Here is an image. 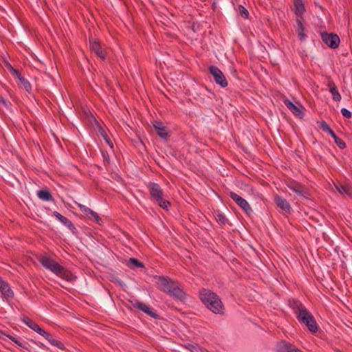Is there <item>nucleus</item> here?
Returning a JSON list of instances; mask_svg holds the SVG:
<instances>
[{
  "instance_id": "39",
  "label": "nucleus",
  "mask_w": 352,
  "mask_h": 352,
  "mask_svg": "<svg viewBox=\"0 0 352 352\" xmlns=\"http://www.w3.org/2000/svg\"><path fill=\"white\" fill-rule=\"evenodd\" d=\"M105 142L112 148L113 147V143L110 140V138L108 137L107 135H105V136L103 138Z\"/></svg>"
},
{
  "instance_id": "4",
  "label": "nucleus",
  "mask_w": 352,
  "mask_h": 352,
  "mask_svg": "<svg viewBox=\"0 0 352 352\" xmlns=\"http://www.w3.org/2000/svg\"><path fill=\"white\" fill-rule=\"evenodd\" d=\"M151 199L155 201L160 207L168 210L170 204L168 201L164 199V191L159 184L156 183H150L148 185Z\"/></svg>"
},
{
  "instance_id": "23",
  "label": "nucleus",
  "mask_w": 352,
  "mask_h": 352,
  "mask_svg": "<svg viewBox=\"0 0 352 352\" xmlns=\"http://www.w3.org/2000/svg\"><path fill=\"white\" fill-rule=\"evenodd\" d=\"M337 190L341 195H346L352 197V187L349 185L336 186Z\"/></svg>"
},
{
  "instance_id": "36",
  "label": "nucleus",
  "mask_w": 352,
  "mask_h": 352,
  "mask_svg": "<svg viewBox=\"0 0 352 352\" xmlns=\"http://www.w3.org/2000/svg\"><path fill=\"white\" fill-rule=\"evenodd\" d=\"M15 344H16L18 346H19L25 349H28V346H27L28 343L26 342H22L19 340L16 342Z\"/></svg>"
},
{
  "instance_id": "5",
  "label": "nucleus",
  "mask_w": 352,
  "mask_h": 352,
  "mask_svg": "<svg viewBox=\"0 0 352 352\" xmlns=\"http://www.w3.org/2000/svg\"><path fill=\"white\" fill-rule=\"evenodd\" d=\"M210 74L213 76L217 84L222 87L228 86V81L223 72L216 66L211 65L208 67Z\"/></svg>"
},
{
  "instance_id": "24",
  "label": "nucleus",
  "mask_w": 352,
  "mask_h": 352,
  "mask_svg": "<svg viewBox=\"0 0 352 352\" xmlns=\"http://www.w3.org/2000/svg\"><path fill=\"white\" fill-rule=\"evenodd\" d=\"M38 197L43 201H52L53 197L47 190H40L37 191Z\"/></svg>"
},
{
  "instance_id": "26",
  "label": "nucleus",
  "mask_w": 352,
  "mask_h": 352,
  "mask_svg": "<svg viewBox=\"0 0 352 352\" xmlns=\"http://www.w3.org/2000/svg\"><path fill=\"white\" fill-rule=\"evenodd\" d=\"M214 217L215 219L222 225H225L228 221V219L226 217V216L219 211L215 212Z\"/></svg>"
},
{
  "instance_id": "16",
  "label": "nucleus",
  "mask_w": 352,
  "mask_h": 352,
  "mask_svg": "<svg viewBox=\"0 0 352 352\" xmlns=\"http://www.w3.org/2000/svg\"><path fill=\"white\" fill-rule=\"evenodd\" d=\"M0 292L3 297L6 298H11L13 297L14 294L10 289L9 285L0 278Z\"/></svg>"
},
{
  "instance_id": "44",
  "label": "nucleus",
  "mask_w": 352,
  "mask_h": 352,
  "mask_svg": "<svg viewBox=\"0 0 352 352\" xmlns=\"http://www.w3.org/2000/svg\"><path fill=\"white\" fill-rule=\"evenodd\" d=\"M8 338H9V339H10V340H12V342H14V343H16V342L17 340H19L18 339H16V338H14V337H13V336H10Z\"/></svg>"
},
{
  "instance_id": "37",
  "label": "nucleus",
  "mask_w": 352,
  "mask_h": 352,
  "mask_svg": "<svg viewBox=\"0 0 352 352\" xmlns=\"http://www.w3.org/2000/svg\"><path fill=\"white\" fill-rule=\"evenodd\" d=\"M33 331H36V333H38L39 335L42 336L44 335L45 331L43 330L42 328H41L38 324L35 327V329H34Z\"/></svg>"
},
{
  "instance_id": "32",
  "label": "nucleus",
  "mask_w": 352,
  "mask_h": 352,
  "mask_svg": "<svg viewBox=\"0 0 352 352\" xmlns=\"http://www.w3.org/2000/svg\"><path fill=\"white\" fill-rule=\"evenodd\" d=\"M239 12L241 14V16L242 17H243L244 19H247L248 17L249 12L248 11V10L245 8H244L243 6H239Z\"/></svg>"
},
{
  "instance_id": "22",
  "label": "nucleus",
  "mask_w": 352,
  "mask_h": 352,
  "mask_svg": "<svg viewBox=\"0 0 352 352\" xmlns=\"http://www.w3.org/2000/svg\"><path fill=\"white\" fill-rule=\"evenodd\" d=\"M294 12L297 17L300 18L305 11L304 3L302 0H294Z\"/></svg>"
},
{
  "instance_id": "12",
  "label": "nucleus",
  "mask_w": 352,
  "mask_h": 352,
  "mask_svg": "<svg viewBox=\"0 0 352 352\" xmlns=\"http://www.w3.org/2000/svg\"><path fill=\"white\" fill-rule=\"evenodd\" d=\"M89 47L91 51L95 53L98 57L102 60L105 59L107 56L106 52L101 48L100 43L98 41H90Z\"/></svg>"
},
{
  "instance_id": "11",
  "label": "nucleus",
  "mask_w": 352,
  "mask_h": 352,
  "mask_svg": "<svg viewBox=\"0 0 352 352\" xmlns=\"http://www.w3.org/2000/svg\"><path fill=\"white\" fill-rule=\"evenodd\" d=\"M153 126L157 135L162 139H166L168 137V133L166 126L161 121H154Z\"/></svg>"
},
{
  "instance_id": "43",
  "label": "nucleus",
  "mask_w": 352,
  "mask_h": 352,
  "mask_svg": "<svg viewBox=\"0 0 352 352\" xmlns=\"http://www.w3.org/2000/svg\"><path fill=\"white\" fill-rule=\"evenodd\" d=\"M99 132L102 138H104L105 135H107L105 131L101 126H99Z\"/></svg>"
},
{
  "instance_id": "8",
  "label": "nucleus",
  "mask_w": 352,
  "mask_h": 352,
  "mask_svg": "<svg viewBox=\"0 0 352 352\" xmlns=\"http://www.w3.org/2000/svg\"><path fill=\"white\" fill-rule=\"evenodd\" d=\"M76 205L80 210V211L85 214L86 217H87L89 219H93L96 223L100 225L102 222L101 218L99 217V215L93 211L89 208L76 202Z\"/></svg>"
},
{
  "instance_id": "19",
  "label": "nucleus",
  "mask_w": 352,
  "mask_h": 352,
  "mask_svg": "<svg viewBox=\"0 0 352 352\" xmlns=\"http://www.w3.org/2000/svg\"><path fill=\"white\" fill-rule=\"evenodd\" d=\"M327 86L329 87V91L332 95L333 100L336 102L340 101L342 97L340 93L338 92L336 84L332 80H329Z\"/></svg>"
},
{
  "instance_id": "40",
  "label": "nucleus",
  "mask_w": 352,
  "mask_h": 352,
  "mask_svg": "<svg viewBox=\"0 0 352 352\" xmlns=\"http://www.w3.org/2000/svg\"><path fill=\"white\" fill-rule=\"evenodd\" d=\"M105 142L112 148L113 147V143L110 140V138L108 137L107 135H105V136L103 138Z\"/></svg>"
},
{
  "instance_id": "3",
  "label": "nucleus",
  "mask_w": 352,
  "mask_h": 352,
  "mask_svg": "<svg viewBox=\"0 0 352 352\" xmlns=\"http://www.w3.org/2000/svg\"><path fill=\"white\" fill-rule=\"evenodd\" d=\"M199 297L202 302L213 313L223 314L224 307L220 298L214 292L207 289L199 292Z\"/></svg>"
},
{
  "instance_id": "33",
  "label": "nucleus",
  "mask_w": 352,
  "mask_h": 352,
  "mask_svg": "<svg viewBox=\"0 0 352 352\" xmlns=\"http://www.w3.org/2000/svg\"><path fill=\"white\" fill-rule=\"evenodd\" d=\"M129 262L132 264H133L137 267H142L144 266L143 263L140 262L138 259L135 258H130Z\"/></svg>"
},
{
  "instance_id": "30",
  "label": "nucleus",
  "mask_w": 352,
  "mask_h": 352,
  "mask_svg": "<svg viewBox=\"0 0 352 352\" xmlns=\"http://www.w3.org/2000/svg\"><path fill=\"white\" fill-rule=\"evenodd\" d=\"M319 126L323 131L327 132L329 134L333 131L324 121L320 122Z\"/></svg>"
},
{
  "instance_id": "13",
  "label": "nucleus",
  "mask_w": 352,
  "mask_h": 352,
  "mask_svg": "<svg viewBox=\"0 0 352 352\" xmlns=\"http://www.w3.org/2000/svg\"><path fill=\"white\" fill-rule=\"evenodd\" d=\"M277 350L278 352H302L295 346L285 341H282L278 343Z\"/></svg>"
},
{
  "instance_id": "18",
  "label": "nucleus",
  "mask_w": 352,
  "mask_h": 352,
  "mask_svg": "<svg viewBox=\"0 0 352 352\" xmlns=\"http://www.w3.org/2000/svg\"><path fill=\"white\" fill-rule=\"evenodd\" d=\"M274 201L278 207L286 212H290V204L285 198L277 195L274 197Z\"/></svg>"
},
{
  "instance_id": "17",
  "label": "nucleus",
  "mask_w": 352,
  "mask_h": 352,
  "mask_svg": "<svg viewBox=\"0 0 352 352\" xmlns=\"http://www.w3.org/2000/svg\"><path fill=\"white\" fill-rule=\"evenodd\" d=\"M287 186L290 190H293L296 194L305 197L306 192L303 186L300 183L293 181L287 183Z\"/></svg>"
},
{
  "instance_id": "28",
  "label": "nucleus",
  "mask_w": 352,
  "mask_h": 352,
  "mask_svg": "<svg viewBox=\"0 0 352 352\" xmlns=\"http://www.w3.org/2000/svg\"><path fill=\"white\" fill-rule=\"evenodd\" d=\"M63 225H65L66 227H67L70 230H72L73 232L74 230H76V228L72 223L71 221H69L68 219L65 217L63 220L60 221Z\"/></svg>"
},
{
  "instance_id": "35",
  "label": "nucleus",
  "mask_w": 352,
  "mask_h": 352,
  "mask_svg": "<svg viewBox=\"0 0 352 352\" xmlns=\"http://www.w3.org/2000/svg\"><path fill=\"white\" fill-rule=\"evenodd\" d=\"M341 113H342V115L346 118H350L352 115L351 111L345 108H342L341 109Z\"/></svg>"
},
{
  "instance_id": "20",
  "label": "nucleus",
  "mask_w": 352,
  "mask_h": 352,
  "mask_svg": "<svg viewBox=\"0 0 352 352\" xmlns=\"http://www.w3.org/2000/svg\"><path fill=\"white\" fill-rule=\"evenodd\" d=\"M133 306L136 309H138L140 311H142L143 312H144L145 314H146L148 316H152L153 318L157 317V315L153 311V310L149 307H148L146 305H145L141 302H136L133 305Z\"/></svg>"
},
{
  "instance_id": "31",
  "label": "nucleus",
  "mask_w": 352,
  "mask_h": 352,
  "mask_svg": "<svg viewBox=\"0 0 352 352\" xmlns=\"http://www.w3.org/2000/svg\"><path fill=\"white\" fill-rule=\"evenodd\" d=\"M19 80L23 85V87L25 89V90L30 92L31 91V85L30 84V82L28 80H26L23 77H20Z\"/></svg>"
},
{
  "instance_id": "15",
  "label": "nucleus",
  "mask_w": 352,
  "mask_h": 352,
  "mask_svg": "<svg viewBox=\"0 0 352 352\" xmlns=\"http://www.w3.org/2000/svg\"><path fill=\"white\" fill-rule=\"evenodd\" d=\"M168 294L175 299L182 300L185 298V293L180 287L178 283H176L175 287L171 289Z\"/></svg>"
},
{
  "instance_id": "29",
  "label": "nucleus",
  "mask_w": 352,
  "mask_h": 352,
  "mask_svg": "<svg viewBox=\"0 0 352 352\" xmlns=\"http://www.w3.org/2000/svg\"><path fill=\"white\" fill-rule=\"evenodd\" d=\"M49 342L51 344H52L53 346H55L58 347L60 349H64V344L61 342H60L58 340L54 338L53 337L50 340Z\"/></svg>"
},
{
  "instance_id": "25",
  "label": "nucleus",
  "mask_w": 352,
  "mask_h": 352,
  "mask_svg": "<svg viewBox=\"0 0 352 352\" xmlns=\"http://www.w3.org/2000/svg\"><path fill=\"white\" fill-rule=\"evenodd\" d=\"M329 135L333 138L335 143L340 148L343 149L346 147L345 142L342 140H341L340 138H338L336 135L334 131L331 132V133Z\"/></svg>"
},
{
  "instance_id": "27",
  "label": "nucleus",
  "mask_w": 352,
  "mask_h": 352,
  "mask_svg": "<svg viewBox=\"0 0 352 352\" xmlns=\"http://www.w3.org/2000/svg\"><path fill=\"white\" fill-rule=\"evenodd\" d=\"M21 320L28 327H30L32 330L35 329V327L37 325V324L35 322H34L32 319H30L28 317H23Z\"/></svg>"
},
{
  "instance_id": "10",
  "label": "nucleus",
  "mask_w": 352,
  "mask_h": 352,
  "mask_svg": "<svg viewBox=\"0 0 352 352\" xmlns=\"http://www.w3.org/2000/svg\"><path fill=\"white\" fill-rule=\"evenodd\" d=\"M285 105L296 116L302 118L303 116V107L300 105L297 106L294 104L288 99L284 100Z\"/></svg>"
},
{
  "instance_id": "9",
  "label": "nucleus",
  "mask_w": 352,
  "mask_h": 352,
  "mask_svg": "<svg viewBox=\"0 0 352 352\" xmlns=\"http://www.w3.org/2000/svg\"><path fill=\"white\" fill-rule=\"evenodd\" d=\"M231 199L234 201V202L241 207L247 214H249L252 212V208L250 207L248 202L242 198L241 196L238 195L236 193L230 192L229 194Z\"/></svg>"
},
{
  "instance_id": "41",
  "label": "nucleus",
  "mask_w": 352,
  "mask_h": 352,
  "mask_svg": "<svg viewBox=\"0 0 352 352\" xmlns=\"http://www.w3.org/2000/svg\"><path fill=\"white\" fill-rule=\"evenodd\" d=\"M12 69L13 71V74L17 77L19 78V80L20 79V77H22L21 75L20 74L19 72L16 69H14V68L12 67Z\"/></svg>"
},
{
  "instance_id": "21",
  "label": "nucleus",
  "mask_w": 352,
  "mask_h": 352,
  "mask_svg": "<svg viewBox=\"0 0 352 352\" xmlns=\"http://www.w3.org/2000/svg\"><path fill=\"white\" fill-rule=\"evenodd\" d=\"M296 23H297L296 32L298 34V36L300 41H305L307 38V35L305 33V28L301 21L300 18L297 17Z\"/></svg>"
},
{
  "instance_id": "2",
  "label": "nucleus",
  "mask_w": 352,
  "mask_h": 352,
  "mask_svg": "<svg viewBox=\"0 0 352 352\" xmlns=\"http://www.w3.org/2000/svg\"><path fill=\"white\" fill-rule=\"evenodd\" d=\"M38 261L43 267L67 281L72 282L76 279V276L70 271L45 255L41 256L38 258Z\"/></svg>"
},
{
  "instance_id": "1",
  "label": "nucleus",
  "mask_w": 352,
  "mask_h": 352,
  "mask_svg": "<svg viewBox=\"0 0 352 352\" xmlns=\"http://www.w3.org/2000/svg\"><path fill=\"white\" fill-rule=\"evenodd\" d=\"M291 307L300 322L305 324L311 333H316L318 331V326L314 316L300 302L293 300Z\"/></svg>"
},
{
  "instance_id": "6",
  "label": "nucleus",
  "mask_w": 352,
  "mask_h": 352,
  "mask_svg": "<svg viewBox=\"0 0 352 352\" xmlns=\"http://www.w3.org/2000/svg\"><path fill=\"white\" fill-rule=\"evenodd\" d=\"M321 38L322 41L331 49L338 47L340 42L339 36L332 33L322 32L321 33Z\"/></svg>"
},
{
  "instance_id": "42",
  "label": "nucleus",
  "mask_w": 352,
  "mask_h": 352,
  "mask_svg": "<svg viewBox=\"0 0 352 352\" xmlns=\"http://www.w3.org/2000/svg\"><path fill=\"white\" fill-rule=\"evenodd\" d=\"M43 336L47 340V341L49 342L50 340L52 338V336L48 332L45 331L44 335H43Z\"/></svg>"
},
{
  "instance_id": "7",
  "label": "nucleus",
  "mask_w": 352,
  "mask_h": 352,
  "mask_svg": "<svg viewBox=\"0 0 352 352\" xmlns=\"http://www.w3.org/2000/svg\"><path fill=\"white\" fill-rule=\"evenodd\" d=\"M177 283V282L164 276H159L157 280L158 288L164 292L167 293L168 294L173 287H175Z\"/></svg>"
},
{
  "instance_id": "38",
  "label": "nucleus",
  "mask_w": 352,
  "mask_h": 352,
  "mask_svg": "<svg viewBox=\"0 0 352 352\" xmlns=\"http://www.w3.org/2000/svg\"><path fill=\"white\" fill-rule=\"evenodd\" d=\"M53 215L60 221H61L62 220H63V219L65 218L64 216H63L61 214H60L57 211H54L53 212Z\"/></svg>"
},
{
  "instance_id": "34",
  "label": "nucleus",
  "mask_w": 352,
  "mask_h": 352,
  "mask_svg": "<svg viewBox=\"0 0 352 352\" xmlns=\"http://www.w3.org/2000/svg\"><path fill=\"white\" fill-rule=\"evenodd\" d=\"M0 103L2 104L5 107H6L8 109H9L11 106V102L1 96H0Z\"/></svg>"
},
{
  "instance_id": "14",
  "label": "nucleus",
  "mask_w": 352,
  "mask_h": 352,
  "mask_svg": "<svg viewBox=\"0 0 352 352\" xmlns=\"http://www.w3.org/2000/svg\"><path fill=\"white\" fill-rule=\"evenodd\" d=\"M168 294L175 299L182 300L185 298V293L180 287L178 283H176L175 287L171 289Z\"/></svg>"
}]
</instances>
